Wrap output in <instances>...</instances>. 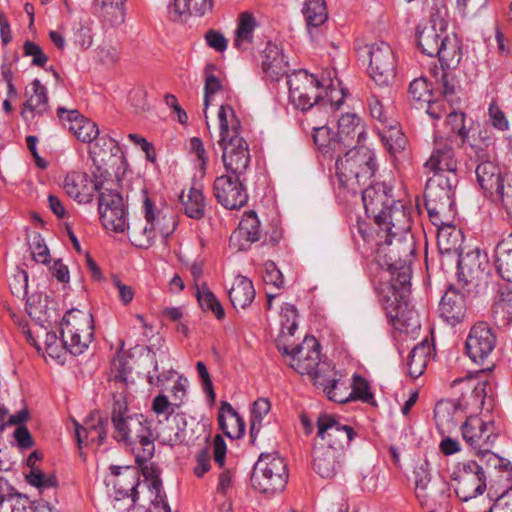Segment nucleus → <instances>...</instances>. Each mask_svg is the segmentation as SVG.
<instances>
[{
  "label": "nucleus",
  "mask_w": 512,
  "mask_h": 512,
  "mask_svg": "<svg viewBox=\"0 0 512 512\" xmlns=\"http://www.w3.org/2000/svg\"><path fill=\"white\" fill-rule=\"evenodd\" d=\"M361 192L366 214L374 219L379 229L390 226L391 214L397 207L401 206L406 211L402 201L394 199L392 188L383 183L374 186L367 185Z\"/></svg>",
  "instance_id": "9"
},
{
  "label": "nucleus",
  "mask_w": 512,
  "mask_h": 512,
  "mask_svg": "<svg viewBox=\"0 0 512 512\" xmlns=\"http://www.w3.org/2000/svg\"><path fill=\"white\" fill-rule=\"evenodd\" d=\"M145 475L146 494L142 503L138 504V508L142 512H171L170 506L166 502V496L162 492V481L158 477L153 468L143 469Z\"/></svg>",
  "instance_id": "25"
},
{
  "label": "nucleus",
  "mask_w": 512,
  "mask_h": 512,
  "mask_svg": "<svg viewBox=\"0 0 512 512\" xmlns=\"http://www.w3.org/2000/svg\"><path fill=\"white\" fill-rule=\"evenodd\" d=\"M26 311L31 319L46 328L54 314L53 302L47 295L33 294L27 298Z\"/></svg>",
  "instance_id": "34"
},
{
  "label": "nucleus",
  "mask_w": 512,
  "mask_h": 512,
  "mask_svg": "<svg viewBox=\"0 0 512 512\" xmlns=\"http://www.w3.org/2000/svg\"><path fill=\"white\" fill-rule=\"evenodd\" d=\"M263 280L266 285H271L277 289L284 286V277L274 262L268 261L264 265Z\"/></svg>",
  "instance_id": "62"
},
{
  "label": "nucleus",
  "mask_w": 512,
  "mask_h": 512,
  "mask_svg": "<svg viewBox=\"0 0 512 512\" xmlns=\"http://www.w3.org/2000/svg\"><path fill=\"white\" fill-rule=\"evenodd\" d=\"M436 147L425 163V168L434 174L444 172L448 167V145L443 137H435Z\"/></svg>",
  "instance_id": "49"
},
{
  "label": "nucleus",
  "mask_w": 512,
  "mask_h": 512,
  "mask_svg": "<svg viewBox=\"0 0 512 512\" xmlns=\"http://www.w3.org/2000/svg\"><path fill=\"white\" fill-rule=\"evenodd\" d=\"M111 472L113 478L109 480V484H112L115 491L121 497H131L134 504L137 503L138 498L136 497V487L138 485V479L135 474L127 467L125 472L122 474L121 467L112 466Z\"/></svg>",
  "instance_id": "38"
},
{
  "label": "nucleus",
  "mask_w": 512,
  "mask_h": 512,
  "mask_svg": "<svg viewBox=\"0 0 512 512\" xmlns=\"http://www.w3.org/2000/svg\"><path fill=\"white\" fill-rule=\"evenodd\" d=\"M493 201H501L510 218L512 219V184L506 178V182L502 183V188L491 194Z\"/></svg>",
  "instance_id": "64"
},
{
  "label": "nucleus",
  "mask_w": 512,
  "mask_h": 512,
  "mask_svg": "<svg viewBox=\"0 0 512 512\" xmlns=\"http://www.w3.org/2000/svg\"><path fill=\"white\" fill-rule=\"evenodd\" d=\"M229 299L236 310L245 309L255 298V289L250 279L238 275L235 277L229 291Z\"/></svg>",
  "instance_id": "35"
},
{
  "label": "nucleus",
  "mask_w": 512,
  "mask_h": 512,
  "mask_svg": "<svg viewBox=\"0 0 512 512\" xmlns=\"http://www.w3.org/2000/svg\"><path fill=\"white\" fill-rule=\"evenodd\" d=\"M472 125L473 121L467 119L465 112L450 109V142L463 147L468 140Z\"/></svg>",
  "instance_id": "41"
},
{
  "label": "nucleus",
  "mask_w": 512,
  "mask_h": 512,
  "mask_svg": "<svg viewBox=\"0 0 512 512\" xmlns=\"http://www.w3.org/2000/svg\"><path fill=\"white\" fill-rule=\"evenodd\" d=\"M261 65L266 77L273 81H278L286 75L289 67L282 48L272 43L267 44Z\"/></svg>",
  "instance_id": "31"
},
{
  "label": "nucleus",
  "mask_w": 512,
  "mask_h": 512,
  "mask_svg": "<svg viewBox=\"0 0 512 512\" xmlns=\"http://www.w3.org/2000/svg\"><path fill=\"white\" fill-rule=\"evenodd\" d=\"M64 347L73 355L82 354L94 338V321L87 310L70 309L61 322Z\"/></svg>",
  "instance_id": "7"
},
{
  "label": "nucleus",
  "mask_w": 512,
  "mask_h": 512,
  "mask_svg": "<svg viewBox=\"0 0 512 512\" xmlns=\"http://www.w3.org/2000/svg\"><path fill=\"white\" fill-rule=\"evenodd\" d=\"M332 85V79L326 83L325 80H320L306 70L294 71L288 76L289 99L302 111L311 110L307 116L311 118L319 113L317 108L323 103L332 105L324 99L326 88Z\"/></svg>",
  "instance_id": "6"
},
{
  "label": "nucleus",
  "mask_w": 512,
  "mask_h": 512,
  "mask_svg": "<svg viewBox=\"0 0 512 512\" xmlns=\"http://www.w3.org/2000/svg\"><path fill=\"white\" fill-rule=\"evenodd\" d=\"M302 13L309 29L319 27L328 20L326 2H305Z\"/></svg>",
  "instance_id": "51"
},
{
  "label": "nucleus",
  "mask_w": 512,
  "mask_h": 512,
  "mask_svg": "<svg viewBox=\"0 0 512 512\" xmlns=\"http://www.w3.org/2000/svg\"><path fill=\"white\" fill-rule=\"evenodd\" d=\"M218 423L224 434L231 439H240L245 433V422L230 403L222 401Z\"/></svg>",
  "instance_id": "33"
},
{
  "label": "nucleus",
  "mask_w": 512,
  "mask_h": 512,
  "mask_svg": "<svg viewBox=\"0 0 512 512\" xmlns=\"http://www.w3.org/2000/svg\"><path fill=\"white\" fill-rule=\"evenodd\" d=\"M315 116L307 117L306 120L313 130V140L318 146L319 150L324 155L330 157L339 156L343 153V148L339 141L338 135L334 134L331 129L326 125L332 110V105H326L323 103L320 105Z\"/></svg>",
  "instance_id": "14"
},
{
  "label": "nucleus",
  "mask_w": 512,
  "mask_h": 512,
  "mask_svg": "<svg viewBox=\"0 0 512 512\" xmlns=\"http://www.w3.org/2000/svg\"><path fill=\"white\" fill-rule=\"evenodd\" d=\"M337 135L344 152L347 148L358 149L366 139L365 122L355 113L343 114L338 120Z\"/></svg>",
  "instance_id": "24"
},
{
  "label": "nucleus",
  "mask_w": 512,
  "mask_h": 512,
  "mask_svg": "<svg viewBox=\"0 0 512 512\" xmlns=\"http://www.w3.org/2000/svg\"><path fill=\"white\" fill-rule=\"evenodd\" d=\"M390 226L378 229L376 236L380 240L376 250V261L382 268H395L410 262L413 242L409 236L410 218L401 206L391 214Z\"/></svg>",
  "instance_id": "2"
},
{
  "label": "nucleus",
  "mask_w": 512,
  "mask_h": 512,
  "mask_svg": "<svg viewBox=\"0 0 512 512\" xmlns=\"http://www.w3.org/2000/svg\"><path fill=\"white\" fill-rule=\"evenodd\" d=\"M492 316L496 324L507 325L512 320V304L496 300L492 307Z\"/></svg>",
  "instance_id": "63"
},
{
  "label": "nucleus",
  "mask_w": 512,
  "mask_h": 512,
  "mask_svg": "<svg viewBox=\"0 0 512 512\" xmlns=\"http://www.w3.org/2000/svg\"><path fill=\"white\" fill-rule=\"evenodd\" d=\"M307 375L311 378L313 384L321 388L322 391L342 378V374L335 369L334 364L327 360H321L315 369Z\"/></svg>",
  "instance_id": "46"
},
{
  "label": "nucleus",
  "mask_w": 512,
  "mask_h": 512,
  "mask_svg": "<svg viewBox=\"0 0 512 512\" xmlns=\"http://www.w3.org/2000/svg\"><path fill=\"white\" fill-rule=\"evenodd\" d=\"M256 19L251 12L245 11L239 15L233 45L240 51L249 50L254 43Z\"/></svg>",
  "instance_id": "36"
},
{
  "label": "nucleus",
  "mask_w": 512,
  "mask_h": 512,
  "mask_svg": "<svg viewBox=\"0 0 512 512\" xmlns=\"http://www.w3.org/2000/svg\"><path fill=\"white\" fill-rule=\"evenodd\" d=\"M57 115L78 140L84 143H91L98 137L99 129L97 124L81 115L78 110H68L64 107H59Z\"/></svg>",
  "instance_id": "23"
},
{
  "label": "nucleus",
  "mask_w": 512,
  "mask_h": 512,
  "mask_svg": "<svg viewBox=\"0 0 512 512\" xmlns=\"http://www.w3.org/2000/svg\"><path fill=\"white\" fill-rule=\"evenodd\" d=\"M27 100L21 111V115L26 120L33 119L36 115H41L48 110L47 90L41 84L39 79H34L31 83V89L26 90Z\"/></svg>",
  "instance_id": "32"
},
{
  "label": "nucleus",
  "mask_w": 512,
  "mask_h": 512,
  "mask_svg": "<svg viewBox=\"0 0 512 512\" xmlns=\"http://www.w3.org/2000/svg\"><path fill=\"white\" fill-rule=\"evenodd\" d=\"M411 269L409 263L387 268L381 273L380 281L375 289L381 301L387 306H392L397 301L399 290L406 291L410 287Z\"/></svg>",
  "instance_id": "16"
},
{
  "label": "nucleus",
  "mask_w": 512,
  "mask_h": 512,
  "mask_svg": "<svg viewBox=\"0 0 512 512\" xmlns=\"http://www.w3.org/2000/svg\"><path fill=\"white\" fill-rule=\"evenodd\" d=\"M474 391L473 380L470 376L453 380L450 384V403L454 411L466 414V398Z\"/></svg>",
  "instance_id": "42"
},
{
  "label": "nucleus",
  "mask_w": 512,
  "mask_h": 512,
  "mask_svg": "<svg viewBox=\"0 0 512 512\" xmlns=\"http://www.w3.org/2000/svg\"><path fill=\"white\" fill-rule=\"evenodd\" d=\"M450 479L455 482V494L462 501L482 495L486 490L485 473L475 461L457 463Z\"/></svg>",
  "instance_id": "11"
},
{
  "label": "nucleus",
  "mask_w": 512,
  "mask_h": 512,
  "mask_svg": "<svg viewBox=\"0 0 512 512\" xmlns=\"http://www.w3.org/2000/svg\"><path fill=\"white\" fill-rule=\"evenodd\" d=\"M105 421L101 414L94 411L84 420L83 425L74 421L75 435L78 447L81 449L83 444L102 445L106 438Z\"/></svg>",
  "instance_id": "26"
},
{
  "label": "nucleus",
  "mask_w": 512,
  "mask_h": 512,
  "mask_svg": "<svg viewBox=\"0 0 512 512\" xmlns=\"http://www.w3.org/2000/svg\"><path fill=\"white\" fill-rule=\"evenodd\" d=\"M433 420L440 435L443 436L440 442V450L444 455H448V436L445 435L448 427V402L439 400L433 410Z\"/></svg>",
  "instance_id": "52"
},
{
  "label": "nucleus",
  "mask_w": 512,
  "mask_h": 512,
  "mask_svg": "<svg viewBox=\"0 0 512 512\" xmlns=\"http://www.w3.org/2000/svg\"><path fill=\"white\" fill-rule=\"evenodd\" d=\"M439 85L434 88L430 87L428 81L424 77H418L412 80L408 87L409 101L416 107L422 108L424 105L438 93Z\"/></svg>",
  "instance_id": "44"
},
{
  "label": "nucleus",
  "mask_w": 512,
  "mask_h": 512,
  "mask_svg": "<svg viewBox=\"0 0 512 512\" xmlns=\"http://www.w3.org/2000/svg\"><path fill=\"white\" fill-rule=\"evenodd\" d=\"M448 9L445 2H440L433 8L431 15V27L418 30V47L422 53L428 56H437L438 64L430 69V75L437 84L446 88V77L448 76V64L443 55L448 35L446 33Z\"/></svg>",
  "instance_id": "4"
},
{
  "label": "nucleus",
  "mask_w": 512,
  "mask_h": 512,
  "mask_svg": "<svg viewBox=\"0 0 512 512\" xmlns=\"http://www.w3.org/2000/svg\"><path fill=\"white\" fill-rule=\"evenodd\" d=\"M430 354L431 345L427 338L411 350L407 362L408 374L411 378L416 379L424 373Z\"/></svg>",
  "instance_id": "43"
},
{
  "label": "nucleus",
  "mask_w": 512,
  "mask_h": 512,
  "mask_svg": "<svg viewBox=\"0 0 512 512\" xmlns=\"http://www.w3.org/2000/svg\"><path fill=\"white\" fill-rule=\"evenodd\" d=\"M213 2H194L191 7L190 2H167L165 6L166 17L174 23H185L192 16L202 17L211 13Z\"/></svg>",
  "instance_id": "30"
},
{
  "label": "nucleus",
  "mask_w": 512,
  "mask_h": 512,
  "mask_svg": "<svg viewBox=\"0 0 512 512\" xmlns=\"http://www.w3.org/2000/svg\"><path fill=\"white\" fill-rule=\"evenodd\" d=\"M252 481L254 487L265 494L283 491L288 481L285 460L276 452L261 454Z\"/></svg>",
  "instance_id": "8"
},
{
  "label": "nucleus",
  "mask_w": 512,
  "mask_h": 512,
  "mask_svg": "<svg viewBox=\"0 0 512 512\" xmlns=\"http://www.w3.org/2000/svg\"><path fill=\"white\" fill-rule=\"evenodd\" d=\"M111 420L115 429L116 438L127 444L137 442L142 433H147L149 422L142 415L130 414L126 397L120 394L114 398Z\"/></svg>",
  "instance_id": "10"
},
{
  "label": "nucleus",
  "mask_w": 512,
  "mask_h": 512,
  "mask_svg": "<svg viewBox=\"0 0 512 512\" xmlns=\"http://www.w3.org/2000/svg\"><path fill=\"white\" fill-rule=\"evenodd\" d=\"M496 335L486 322H478L472 326L465 342L469 358L480 365L489 358L496 346Z\"/></svg>",
  "instance_id": "19"
},
{
  "label": "nucleus",
  "mask_w": 512,
  "mask_h": 512,
  "mask_svg": "<svg viewBox=\"0 0 512 512\" xmlns=\"http://www.w3.org/2000/svg\"><path fill=\"white\" fill-rule=\"evenodd\" d=\"M379 135L391 154H396L404 150L406 137L401 131L398 123L385 126L379 130Z\"/></svg>",
  "instance_id": "47"
},
{
  "label": "nucleus",
  "mask_w": 512,
  "mask_h": 512,
  "mask_svg": "<svg viewBox=\"0 0 512 512\" xmlns=\"http://www.w3.org/2000/svg\"><path fill=\"white\" fill-rule=\"evenodd\" d=\"M96 12L111 26H119L125 20L124 2H101Z\"/></svg>",
  "instance_id": "53"
},
{
  "label": "nucleus",
  "mask_w": 512,
  "mask_h": 512,
  "mask_svg": "<svg viewBox=\"0 0 512 512\" xmlns=\"http://www.w3.org/2000/svg\"><path fill=\"white\" fill-rule=\"evenodd\" d=\"M223 91V86L220 80L213 74L207 75L205 79L204 85V114L206 115V110L208 106L214 99V96L221 93Z\"/></svg>",
  "instance_id": "61"
},
{
  "label": "nucleus",
  "mask_w": 512,
  "mask_h": 512,
  "mask_svg": "<svg viewBox=\"0 0 512 512\" xmlns=\"http://www.w3.org/2000/svg\"><path fill=\"white\" fill-rule=\"evenodd\" d=\"M368 73L378 86H390L396 77L397 60L395 54L385 42L371 45L369 50Z\"/></svg>",
  "instance_id": "13"
},
{
  "label": "nucleus",
  "mask_w": 512,
  "mask_h": 512,
  "mask_svg": "<svg viewBox=\"0 0 512 512\" xmlns=\"http://www.w3.org/2000/svg\"><path fill=\"white\" fill-rule=\"evenodd\" d=\"M225 169L237 177L243 175L250 164V150L246 140L240 135L241 122L232 107L221 105L217 114Z\"/></svg>",
  "instance_id": "3"
},
{
  "label": "nucleus",
  "mask_w": 512,
  "mask_h": 512,
  "mask_svg": "<svg viewBox=\"0 0 512 512\" xmlns=\"http://www.w3.org/2000/svg\"><path fill=\"white\" fill-rule=\"evenodd\" d=\"M453 212L452 220H450V240L452 247L458 255L456 284H450V292L455 294L458 300L453 301L450 305V318L455 322H461L466 315L465 294L469 293L471 288L476 286V281L484 272L487 265L486 255H482L479 249L468 251L464 254V230L466 223L457 212L454 211V202L450 200V213Z\"/></svg>",
  "instance_id": "1"
},
{
  "label": "nucleus",
  "mask_w": 512,
  "mask_h": 512,
  "mask_svg": "<svg viewBox=\"0 0 512 512\" xmlns=\"http://www.w3.org/2000/svg\"><path fill=\"white\" fill-rule=\"evenodd\" d=\"M241 237H244L250 243L257 242L261 238L260 221L252 210L244 213L237 231L230 238V243L233 244L236 239Z\"/></svg>",
  "instance_id": "45"
},
{
  "label": "nucleus",
  "mask_w": 512,
  "mask_h": 512,
  "mask_svg": "<svg viewBox=\"0 0 512 512\" xmlns=\"http://www.w3.org/2000/svg\"><path fill=\"white\" fill-rule=\"evenodd\" d=\"M494 264L499 276L512 283V232L497 243Z\"/></svg>",
  "instance_id": "37"
},
{
  "label": "nucleus",
  "mask_w": 512,
  "mask_h": 512,
  "mask_svg": "<svg viewBox=\"0 0 512 512\" xmlns=\"http://www.w3.org/2000/svg\"><path fill=\"white\" fill-rule=\"evenodd\" d=\"M135 444V458L137 463L142 464L151 459L155 452L153 432L151 428H147V433H142Z\"/></svg>",
  "instance_id": "57"
},
{
  "label": "nucleus",
  "mask_w": 512,
  "mask_h": 512,
  "mask_svg": "<svg viewBox=\"0 0 512 512\" xmlns=\"http://www.w3.org/2000/svg\"><path fill=\"white\" fill-rule=\"evenodd\" d=\"M179 200L185 214L192 219H201L205 215L206 201L200 188L190 187L188 191H182Z\"/></svg>",
  "instance_id": "39"
},
{
  "label": "nucleus",
  "mask_w": 512,
  "mask_h": 512,
  "mask_svg": "<svg viewBox=\"0 0 512 512\" xmlns=\"http://www.w3.org/2000/svg\"><path fill=\"white\" fill-rule=\"evenodd\" d=\"M270 411V402L266 398H259L253 403L251 411L250 437L252 443L262 428L263 417Z\"/></svg>",
  "instance_id": "54"
},
{
  "label": "nucleus",
  "mask_w": 512,
  "mask_h": 512,
  "mask_svg": "<svg viewBox=\"0 0 512 512\" xmlns=\"http://www.w3.org/2000/svg\"><path fill=\"white\" fill-rule=\"evenodd\" d=\"M329 400L337 402V403H346L351 400V394L349 391V386L338 379L335 384H331L328 389L323 391Z\"/></svg>",
  "instance_id": "60"
},
{
  "label": "nucleus",
  "mask_w": 512,
  "mask_h": 512,
  "mask_svg": "<svg viewBox=\"0 0 512 512\" xmlns=\"http://www.w3.org/2000/svg\"><path fill=\"white\" fill-rule=\"evenodd\" d=\"M213 190L218 203L230 210L240 209L248 201L246 188L237 176L221 175L217 177Z\"/></svg>",
  "instance_id": "20"
},
{
  "label": "nucleus",
  "mask_w": 512,
  "mask_h": 512,
  "mask_svg": "<svg viewBox=\"0 0 512 512\" xmlns=\"http://www.w3.org/2000/svg\"><path fill=\"white\" fill-rule=\"evenodd\" d=\"M0 512H36L34 504L25 496L0 497Z\"/></svg>",
  "instance_id": "55"
},
{
  "label": "nucleus",
  "mask_w": 512,
  "mask_h": 512,
  "mask_svg": "<svg viewBox=\"0 0 512 512\" xmlns=\"http://www.w3.org/2000/svg\"><path fill=\"white\" fill-rule=\"evenodd\" d=\"M461 431L466 443L482 456L491 453L498 437L493 422H484L477 416H467L461 425Z\"/></svg>",
  "instance_id": "15"
},
{
  "label": "nucleus",
  "mask_w": 512,
  "mask_h": 512,
  "mask_svg": "<svg viewBox=\"0 0 512 512\" xmlns=\"http://www.w3.org/2000/svg\"><path fill=\"white\" fill-rule=\"evenodd\" d=\"M344 451L326 444H315L313 449V469L322 478L332 479L340 471Z\"/></svg>",
  "instance_id": "28"
},
{
  "label": "nucleus",
  "mask_w": 512,
  "mask_h": 512,
  "mask_svg": "<svg viewBox=\"0 0 512 512\" xmlns=\"http://www.w3.org/2000/svg\"><path fill=\"white\" fill-rule=\"evenodd\" d=\"M351 388V400H361L366 403L373 400V394L370 392L369 383L365 378L354 375Z\"/></svg>",
  "instance_id": "59"
},
{
  "label": "nucleus",
  "mask_w": 512,
  "mask_h": 512,
  "mask_svg": "<svg viewBox=\"0 0 512 512\" xmlns=\"http://www.w3.org/2000/svg\"><path fill=\"white\" fill-rule=\"evenodd\" d=\"M27 482L40 491L57 487L58 481L53 473L45 474L41 469H31L26 475Z\"/></svg>",
  "instance_id": "58"
},
{
  "label": "nucleus",
  "mask_w": 512,
  "mask_h": 512,
  "mask_svg": "<svg viewBox=\"0 0 512 512\" xmlns=\"http://www.w3.org/2000/svg\"><path fill=\"white\" fill-rule=\"evenodd\" d=\"M435 85H439L440 89L438 93L435 94L434 97H432L425 105H427V114L433 119V120H440L444 119L446 120L448 118L447 114V98L446 94L448 92V76L446 77V88L444 90L443 86L441 84H437L434 81Z\"/></svg>",
  "instance_id": "50"
},
{
  "label": "nucleus",
  "mask_w": 512,
  "mask_h": 512,
  "mask_svg": "<svg viewBox=\"0 0 512 512\" xmlns=\"http://www.w3.org/2000/svg\"><path fill=\"white\" fill-rule=\"evenodd\" d=\"M98 211L105 229L124 233L128 228L127 211L121 194L103 187L99 192Z\"/></svg>",
  "instance_id": "12"
},
{
  "label": "nucleus",
  "mask_w": 512,
  "mask_h": 512,
  "mask_svg": "<svg viewBox=\"0 0 512 512\" xmlns=\"http://www.w3.org/2000/svg\"><path fill=\"white\" fill-rule=\"evenodd\" d=\"M143 211L146 223L134 222L131 225L128 223L126 231L135 246L146 249L154 243L157 236L156 227H154L155 208L147 196L143 200Z\"/></svg>",
  "instance_id": "22"
},
{
  "label": "nucleus",
  "mask_w": 512,
  "mask_h": 512,
  "mask_svg": "<svg viewBox=\"0 0 512 512\" xmlns=\"http://www.w3.org/2000/svg\"><path fill=\"white\" fill-rule=\"evenodd\" d=\"M196 297L201 308L206 312H212L219 320L225 317L224 309L220 301L205 283L196 284Z\"/></svg>",
  "instance_id": "48"
},
{
  "label": "nucleus",
  "mask_w": 512,
  "mask_h": 512,
  "mask_svg": "<svg viewBox=\"0 0 512 512\" xmlns=\"http://www.w3.org/2000/svg\"><path fill=\"white\" fill-rule=\"evenodd\" d=\"M176 226V219L170 209L155 210L154 227H156L157 235L167 239L174 232Z\"/></svg>",
  "instance_id": "56"
},
{
  "label": "nucleus",
  "mask_w": 512,
  "mask_h": 512,
  "mask_svg": "<svg viewBox=\"0 0 512 512\" xmlns=\"http://www.w3.org/2000/svg\"><path fill=\"white\" fill-rule=\"evenodd\" d=\"M475 173L479 186L489 197L502 188L503 182H506L507 174L502 171L498 163L491 160L480 161Z\"/></svg>",
  "instance_id": "29"
},
{
  "label": "nucleus",
  "mask_w": 512,
  "mask_h": 512,
  "mask_svg": "<svg viewBox=\"0 0 512 512\" xmlns=\"http://www.w3.org/2000/svg\"><path fill=\"white\" fill-rule=\"evenodd\" d=\"M415 495L423 507L436 512L445 501L446 495L442 487L430 483L427 467L421 464L414 469Z\"/></svg>",
  "instance_id": "21"
},
{
  "label": "nucleus",
  "mask_w": 512,
  "mask_h": 512,
  "mask_svg": "<svg viewBox=\"0 0 512 512\" xmlns=\"http://www.w3.org/2000/svg\"><path fill=\"white\" fill-rule=\"evenodd\" d=\"M393 317L395 327L406 335L416 338L420 328V319L417 311L409 309L407 304L397 305V312Z\"/></svg>",
  "instance_id": "40"
},
{
  "label": "nucleus",
  "mask_w": 512,
  "mask_h": 512,
  "mask_svg": "<svg viewBox=\"0 0 512 512\" xmlns=\"http://www.w3.org/2000/svg\"><path fill=\"white\" fill-rule=\"evenodd\" d=\"M375 171V155L364 146L350 149L336 160V176L340 185L354 194L369 185Z\"/></svg>",
  "instance_id": "5"
},
{
  "label": "nucleus",
  "mask_w": 512,
  "mask_h": 512,
  "mask_svg": "<svg viewBox=\"0 0 512 512\" xmlns=\"http://www.w3.org/2000/svg\"><path fill=\"white\" fill-rule=\"evenodd\" d=\"M318 445L326 444L333 449L344 451L355 436L354 429L349 425L341 424L335 416L320 415L317 419Z\"/></svg>",
  "instance_id": "17"
},
{
  "label": "nucleus",
  "mask_w": 512,
  "mask_h": 512,
  "mask_svg": "<svg viewBox=\"0 0 512 512\" xmlns=\"http://www.w3.org/2000/svg\"><path fill=\"white\" fill-rule=\"evenodd\" d=\"M280 351L289 366L302 375L312 372L321 361L320 344L313 336L305 337L301 344L291 350L284 346Z\"/></svg>",
  "instance_id": "18"
},
{
  "label": "nucleus",
  "mask_w": 512,
  "mask_h": 512,
  "mask_svg": "<svg viewBox=\"0 0 512 512\" xmlns=\"http://www.w3.org/2000/svg\"><path fill=\"white\" fill-rule=\"evenodd\" d=\"M66 194L81 204L90 203L93 200L94 192L103 187L93 183L89 175L81 171L69 172L63 182Z\"/></svg>",
  "instance_id": "27"
}]
</instances>
